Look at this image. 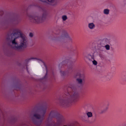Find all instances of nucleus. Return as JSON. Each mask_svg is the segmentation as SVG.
Here are the masks:
<instances>
[{
  "instance_id": "obj_7",
  "label": "nucleus",
  "mask_w": 126,
  "mask_h": 126,
  "mask_svg": "<svg viewBox=\"0 0 126 126\" xmlns=\"http://www.w3.org/2000/svg\"><path fill=\"white\" fill-rule=\"evenodd\" d=\"M74 77L77 78L76 81L79 86H82L84 84L86 79L84 74H81L80 73L77 72L74 75Z\"/></svg>"
},
{
  "instance_id": "obj_26",
  "label": "nucleus",
  "mask_w": 126,
  "mask_h": 126,
  "mask_svg": "<svg viewBox=\"0 0 126 126\" xmlns=\"http://www.w3.org/2000/svg\"><path fill=\"white\" fill-rule=\"evenodd\" d=\"M125 126H126L125 125Z\"/></svg>"
},
{
  "instance_id": "obj_13",
  "label": "nucleus",
  "mask_w": 126,
  "mask_h": 126,
  "mask_svg": "<svg viewBox=\"0 0 126 126\" xmlns=\"http://www.w3.org/2000/svg\"><path fill=\"white\" fill-rule=\"evenodd\" d=\"M43 64H44V66H45V67L46 69V72L45 76L42 79H46V78H47V67L46 65H45V63L44 62H43Z\"/></svg>"
},
{
  "instance_id": "obj_24",
  "label": "nucleus",
  "mask_w": 126,
  "mask_h": 126,
  "mask_svg": "<svg viewBox=\"0 0 126 126\" xmlns=\"http://www.w3.org/2000/svg\"><path fill=\"white\" fill-rule=\"evenodd\" d=\"M4 14V12L3 11H0V16H2Z\"/></svg>"
},
{
  "instance_id": "obj_15",
  "label": "nucleus",
  "mask_w": 126,
  "mask_h": 126,
  "mask_svg": "<svg viewBox=\"0 0 126 126\" xmlns=\"http://www.w3.org/2000/svg\"><path fill=\"white\" fill-rule=\"evenodd\" d=\"M108 109V107H106L104 109L101 110L100 112V113H103L105 112Z\"/></svg>"
},
{
  "instance_id": "obj_2",
  "label": "nucleus",
  "mask_w": 126,
  "mask_h": 126,
  "mask_svg": "<svg viewBox=\"0 0 126 126\" xmlns=\"http://www.w3.org/2000/svg\"><path fill=\"white\" fill-rule=\"evenodd\" d=\"M6 39L11 41L13 45L15 44L16 49L17 50H21L27 46V41L25 36L18 29H15L10 35L8 34Z\"/></svg>"
},
{
  "instance_id": "obj_12",
  "label": "nucleus",
  "mask_w": 126,
  "mask_h": 126,
  "mask_svg": "<svg viewBox=\"0 0 126 126\" xmlns=\"http://www.w3.org/2000/svg\"><path fill=\"white\" fill-rule=\"evenodd\" d=\"M112 75L111 74L107 75L106 77V79L107 80H109L112 78Z\"/></svg>"
},
{
  "instance_id": "obj_14",
  "label": "nucleus",
  "mask_w": 126,
  "mask_h": 126,
  "mask_svg": "<svg viewBox=\"0 0 126 126\" xmlns=\"http://www.w3.org/2000/svg\"><path fill=\"white\" fill-rule=\"evenodd\" d=\"M109 10L108 9H105L104 10V13L106 15H108L109 13Z\"/></svg>"
},
{
  "instance_id": "obj_9",
  "label": "nucleus",
  "mask_w": 126,
  "mask_h": 126,
  "mask_svg": "<svg viewBox=\"0 0 126 126\" xmlns=\"http://www.w3.org/2000/svg\"><path fill=\"white\" fill-rule=\"evenodd\" d=\"M48 1L49 2V3L45 0L44 1V2L47 5L49 4L52 6H55L57 3V1L55 0H48Z\"/></svg>"
},
{
  "instance_id": "obj_16",
  "label": "nucleus",
  "mask_w": 126,
  "mask_h": 126,
  "mask_svg": "<svg viewBox=\"0 0 126 126\" xmlns=\"http://www.w3.org/2000/svg\"><path fill=\"white\" fill-rule=\"evenodd\" d=\"M87 114L88 117H91L92 116V114L91 112H89L87 113Z\"/></svg>"
},
{
  "instance_id": "obj_21",
  "label": "nucleus",
  "mask_w": 126,
  "mask_h": 126,
  "mask_svg": "<svg viewBox=\"0 0 126 126\" xmlns=\"http://www.w3.org/2000/svg\"><path fill=\"white\" fill-rule=\"evenodd\" d=\"M92 61L93 64L95 65H97V62L96 61L94 60V59Z\"/></svg>"
},
{
  "instance_id": "obj_19",
  "label": "nucleus",
  "mask_w": 126,
  "mask_h": 126,
  "mask_svg": "<svg viewBox=\"0 0 126 126\" xmlns=\"http://www.w3.org/2000/svg\"><path fill=\"white\" fill-rule=\"evenodd\" d=\"M32 59H37L35 58H29V59H26V60L25 61L26 62H28L31 60Z\"/></svg>"
},
{
  "instance_id": "obj_18",
  "label": "nucleus",
  "mask_w": 126,
  "mask_h": 126,
  "mask_svg": "<svg viewBox=\"0 0 126 126\" xmlns=\"http://www.w3.org/2000/svg\"><path fill=\"white\" fill-rule=\"evenodd\" d=\"M99 49L101 51H104L105 50V47L103 46H101L100 47Z\"/></svg>"
},
{
  "instance_id": "obj_20",
  "label": "nucleus",
  "mask_w": 126,
  "mask_h": 126,
  "mask_svg": "<svg viewBox=\"0 0 126 126\" xmlns=\"http://www.w3.org/2000/svg\"><path fill=\"white\" fill-rule=\"evenodd\" d=\"M123 78L125 80H126V71L124 73L123 75Z\"/></svg>"
},
{
  "instance_id": "obj_1",
  "label": "nucleus",
  "mask_w": 126,
  "mask_h": 126,
  "mask_svg": "<svg viewBox=\"0 0 126 126\" xmlns=\"http://www.w3.org/2000/svg\"><path fill=\"white\" fill-rule=\"evenodd\" d=\"M80 97V95L76 91L74 86L69 84L67 86L64 93L62 94L59 99L60 104L63 107H68L71 103L78 101Z\"/></svg>"
},
{
  "instance_id": "obj_23",
  "label": "nucleus",
  "mask_w": 126,
  "mask_h": 126,
  "mask_svg": "<svg viewBox=\"0 0 126 126\" xmlns=\"http://www.w3.org/2000/svg\"><path fill=\"white\" fill-rule=\"evenodd\" d=\"M62 18L63 21H65L67 19V17L65 15L63 16H62Z\"/></svg>"
},
{
  "instance_id": "obj_22",
  "label": "nucleus",
  "mask_w": 126,
  "mask_h": 126,
  "mask_svg": "<svg viewBox=\"0 0 126 126\" xmlns=\"http://www.w3.org/2000/svg\"><path fill=\"white\" fill-rule=\"evenodd\" d=\"M104 47L107 50H109L110 49V46L108 45H106Z\"/></svg>"
},
{
  "instance_id": "obj_25",
  "label": "nucleus",
  "mask_w": 126,
  "mask_h": 126,
  "mask_svg": "<svg viewBox=\"0 0 126 126\" xmlns=\"http://www.w3.org/2000/svg\"><path fill=\"white\" fill-rule=\"evenodd\" d=\"M30 37H32L33 36V34L32 33H30L29 35Z\"/></svg>"
},
{
  "instance_id": "obj_17",
  "label": "nucleus",
  "mask_w": 126,
  "mask_h": 126,
  "mask_svg": "<svg viewBox=\"0 0 126 126\" xmlns=\"http://www.w3.org/2000/svg\"><path fill=\"white\" fill-rule=\"evenodd\" d=\"M109 40L106 38L104 39L102 41L103 43H109Z\"/></svg>"
},
{
  "instance_id": "obj_8",
  "label": "nucleus",
  "mask_w": 126,
  "mask_h": 126,
  "mask_svg": "<svg viewBox=\"0 0 126 126\" xmlns=\"http://www.w3.org/2000/svg\"><path fill=\"white\" fill-rule=\"evenodd\" d=\"M67 39L68 40L70 41H72V38L69 37L66 31H63L62 32V33L60 36V39Z\"/></svg>"
},
{
  "instance_id": "obj_6",
  "label": "nucleus",
  "mask_w": 126,
  "mask_h": 126,
  "mask_svg": "<svg viewBox=\"0 0 126 126\" xmlns=\"http://www.w3.org/2000/svg\"><path fill=\"white\" fill-rule=\"evenodd\" d=\"M47 15V13L46 11H44L41 17L36 15H30L29 16V19L31 21L34 23L38 24L41 23L45 19Z\"/></svg>"
},
{
  "instance_id": "obj_11",
  "label": "nucleus",
  "mask_w": 126,
  "mask_h": 126,
  "mask_svg": "<svg viewBox=\"0 0 126 126\" xmlns=\"http://www.w3.org/2000/svg\"><path fill=\"white\" fill-rule=\"evenodd\" d=\"M95 27V25L93 23H90L88 24V27L90 29H93Z\"/></svg>"
},
{
  "instance_id": "obj_5",
  "label": "nucleus",
  "mask_w": 126,
  "mask_h": 126,
  "mask_svg": "<svg viewBox=\"0 0 126 126\" xmlns=\"http://www.w3.org/2000/svg\"><path fill=\"white\" fill-rule=\"evenodd\" d=\"M62 65L63 66L67 65V70L65 71H60L61 76L63 77L68 76L73 71V66L72 63L70 62H68L67 60L64 61L61 63L59 64V66L60 67Z\"/></svg>"
},
{
  "instance_id": "obj_3",
  "label": "nucleus",
  "mask_w": 126,
  "mask_h": 126,
  "mask_svg": "<svg viewBox=\"0 0 126 126\" xmlns=\"http://www.w3.org/2000/svg\"><path fill=\"white\" fill-rule=\"evenodd\" d=\"M47 109V106H45L38 109L36 110V113L33 115L34 117L36 119L33 118L32 119V121L35 125L37 126L40 125L43 120Z\"/></svg>"
},
{
  "instance_id": "obj_4",
  "label": "nucleus",
  "mask_w": 126,
  "mask_h": 126,
  "mask_svg": "<svg viewBox=\"0 0 126 126\" xmlns=\"http://www.w3.org/2000/svg\"><path fill=\"white\" fill-rule=\"evenodd\" d=\"M49 117H56L57 122L55 123L54 121L52 120L50 123H48L46 126H59L64 120L63 116L59 114L56 110L52 111L49 115Z\"/></svg>"
},
{
  "instance_id": "obj_10",
  "label": "nucleus",
  "mask_w": 126,
  "mask_h": 126,
  "mask_svg": "<svg viewBox=\"0 0 126 126\" xmlns=\"http://www.w3.org/2000/svg\"><path fill=\"white\" fill-rule=\"evenodd\" d=\"M88 58L89 60L91 61H92L94 59V54L93 53L91 55H88Z\"/></svg>"
}]
</instances>
